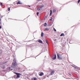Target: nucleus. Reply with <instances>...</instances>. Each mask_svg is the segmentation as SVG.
I'll use <instances>...</instances> for the list:
<instances>
[{
	"instance_id": "nucleus-11",
	"label": "nucleus",
	"mask_w": 80,
	"mask_h": 80,
	"mask_svg": "<svg viewBox=\"0 0 80 80\" xmlns=\"http://www.w3.org/2000/svg\"><path fill=\"white\" fill-rule=\"evenodd\" d=\"M17 5H18V4H22V2H20V1H19L18 3H17Z\"/></svg>"
},
{
	"instance_id": "nucleus-3",
	"label": "nucleus",
	"mask_w": 80,
	"mask_h": 80,
	"mask_svg": "<svg viewBox=\"0 0 80 80\" xmlns=\"http://www.w3.org/2000/svg\"><path fill=\"white\" fill-rule=\"evenodd\" d=\"M14 68V70H15V71H17V70H20V68L18 67L17 66H16L15 68Z\"/></svg>"
},
{
	"instance_id": "nucleus-14",
	"label": "nucleus",
	"mask_w": 80,
	"mask_h": 80,
	"mask_svg": "<svg viewBox=\"0 0 80 80\" xmlns=\"http://www.w3.org/2000/svg\"><path fill=\"white\" fill-rule=\"evenodd\" d=\"M8 69L9 70H12V69H11V67H9L8 68Z\"/></svg>"
},
{
	"instance_id": "nucleus-23",
	"label": "nucleus",
	"mask_w": 80,
	"mask_h": 80,
	"mask_svg": "<svg viewBox=\"0 0 80 80\" xmlns=\"http://www.w3.org/2000/svg\"><path fill=\"white\" fill-rule=\"evenodd\" d=\"M53 30H54L55 32H56L57 31V30H56V29H55L54 28H53Z\"/></svg>"
},
{
	"instance_id": "nucleus-24",
	"label": "nucleus",
	"mask_w": 80,
	"mask_h": 80,
	"mask_svg": "<svg viewBox=\"0 0 80 80\" xmlns=\"http://www.w3.org/2000/svg\"><path fill=\"white\" fill-rule=\"evenodd\" d=\"M39 14V13L38 12H37V15L38 16V15Z\"/></svg>"
},
{
	"instance_id": "nucleus-29",
	"label": "nucleus",
	"mask_w": 80,
	"mask_h": 80,
	"mask_svg": "<svg viewBox=\"0 0 80 80\" xmlns=\"http://www.w3.org/2000/svg\"><path fill=\"white\" fill-rule=\"evenodd\" d=\"M41 0H38V1H41Z\"/></svg>"
},
{
	"instance_id": "nucleus-31",
	"label": "nucleus",
	"mask_w": 80,
	"mask_h": 80,
	"mask_svg": "<svg viewBox=\"0 0 80 80\" xmlns=\"http://www.w3.org/2000/svg\"><path fill=\"white\" fill-rule=\"evenodd\" d=\"M54 41H56V39H55V40H54Z\"/></svg>"
},
{
	"instance_id": "nucleus-34",
	"label": "nucleus",
	"mask_w": 80,
	"mask_h": 80,
	"mask_svg": "<svg viewBox=\"0 0 80 80\" xmlns=\"http://www.w3.org/2000/svg\"><path fill=\"white\" fill-rule=\"evenodd\" d=\"M5 63H7V62H5Z\"/></svg>"
},
{
	"instance_id": "nucleus-10",
	"label": "nucleus",
	"mask_w": 80,
	"mask_h": 80,
	"mask_svg": "<svg viewBox=\"0 0 80 80\" xmlns=\"http://www.w3.org/2000/svg\"><path fill=\"white\" fill-rule=\"evenodd\" d=\"M56 11H57V9H54L53 10V13H55V12Z\"/></svg>"
},
{
	"instance_id": "nucleus-6",
	"label": "nucleus",
	"mask_w": 80,
	"mask_h": 80,
	"mask_svg": "<svg viewBox=\"0 0 80 80\" xmlns=\"http://www.w3.org/2000/svg\"><path fill=\"white\" fill-rule=\"evenodd\" d=\"M51 72V75H53V74H54V73H55V71L54 70H51L50 71Z\"/></svg>"
},
{
	"instance_id": "nucleus-7",
	"label": "nucleus",
	"mask_w": 80,
	"mask_h": 80,
	"mask_svg": "<svg viewBox=\"0 0 80 80\" xmlns=\"http://www.w3.org/2000/svg\"><path fill=\"white\" fill-rule=\"evenodd\" d=\"M38 42H39V43H43V41H42L40 39L38 40Z\"/></svg>"
},
{
	"instance_id": "nucleus-1",
	"label": "nucleus",
	"mask_w": 80,
	"mask_h": 80,
	"mask_svg": "<svg viewBox=\"0 0 80 80\" xmlns=\"http://www.w3.org/2000/svg\"><path fill=\"white\" fill-rule=\"evenodd\" d=\"M13 61L14 62L12 63V65L11 66L12 68H15V67H16L17 65V63L16 59H14L13 60Z\"/></svg>"
},
{
	"instance_id": "nucleus-18",
	"label": "nucleus",
	"mask_w": 80,
	"mask_h": 80,
	"mask_svg": "<svg viewBox=\"0 0 80 80\" xmlns=\"http://www.w3.org/2000/svg\"><path fill=\"white\" fill-rule=\"evenodd\" d=\"M47 25V23L45 22V24H44V27H46Z\"/></svg>"
},
{
	"instance_id": "nucleus-32",
	"label": "nucleus",
	"mask_w": 80,
	"mask_h": 80,
	"mask_svg": "<svg viewBox=\"0 0 80 80\" xmlns=\"http://www.w3.org/2000/svg\"><path fill=\"white\" fill-rule=\"evenodd\" d=\"M71 76V74H69Z\"/></svg>"
},
{
	"instance_id": "nucleus-5",
	"label": "nucleus",
	"mask_w": 80,
	"mask_h": 80,
	"mask_svg": "<svg viewBox=\"0 0 80 80\" xmlns=\"http://www.w3.org/2000/svg\"><path fill=\"white\" fill-rule=\"evenodd\" d=\"M57 56H58V59H59V60H61L63 59V57H60L58 54H57Z\"/></svg>"
},
{
	"instance_id": "nucleus-19",
	"label": "nucleus",
	"mask_w": 80,
	"mask_h": 80,
	"mask_svg": "<svg viewBox=\"0 0 80 80\" xmlns=\"http://www.w3.org/2000/svg\"><path fill=\"white\" fill-rule=\"evenodd\" d=\"M2 68H3L4 69V68H5V66H4V65L2 66Z\"/></svg>"
},
{
	"instance_id": "nucleus-15",
	"label": "nucleus",
	"mask_w": 80,
	"mask_h": 80,
	"mask_svg": "<svg viewBox=\"0 0 80 80\" xmlns=\"http://www.w3.org/2000/svg\"><path fill=\"white\" fill-rule=\"evenodd\" d=\"M43 32H42L41 33V37H43Z\"/></svg>"
},
{
	"instance_id": "nucleus-8",
	"label": "nucleus",
	"mask_w": 80,
	"mask_h": 80,
	"mask_svg": "<svg viewBox=\"0 0 80 80\" xmlns=\"http://www.w3.org/2000/svg\"><path fill=\"white\" fill-rule=\"evenodd\" d=\"M44 75V74L43 72L40 73L39 75V76H43V75Z\"/></svg>"
},
{
	"instance_id": "nucleus-4",
	"label": "nucleus",
	"mask_w": 80,
	"mask_h": 80,
	"mask_svg": "<svg viewBox=\"0 0 80 80\" xmlns=\"http://www.w3.org/2000/svg\"><path fill=\"white\" fill-rule=\"evenodd\" d=\"M14 73H15V74H16V75H17L16 78H19V77H20V75H21L20 73H17V72H14Z\"/></svg>"
},
{
	"instance_id": "nucleus-17",
	"label": "nucleus",
	"mask_w": 80,
	"mask_h": 80,
	"mask_svg": "<svg viewBox=\"0 0 80 80\" xmlns=\"http://www.w3.org/2000/svg\"><path fill=\"white\" fill-rule=\"evenodd\" d=\"M44 41H46V42L47 43V44H48V41L46 39H45Z\"/></svg>"
},
{
	"instance_id": "nucleus-27",
	"label": "nucleus",
	"mask_w": 80,
	"mask_h": 80,
	"mask_svg": "<svg viewBox=\"0 0 80 80\" xmlns=\"http://www.w3.org/2000/svg\"><path fill=\"white\" fill-rule=\"evenodd\" d=\"M51 20H52V19H50V21H51Z\"/></svg>"
},
{
	"instance_id": "nucleus-22",
	"label": "nucleus",
	"mask_w": 80,
	"mask_h": 80,
	"mask_svg": "<svg viewBox=\"0 0 80 80\" xmlns=\"http://www.w3.org/2000/svg\"><path fill=\"white\" fill-rule=\"evenodd\" d=\"M80 0H78V3H80Z\"/></svg>"
},
{
	"instance_id": "nucleus-20",
	"label": "nucleus",
	"mask_w": 80,
	"mask_h": 80,
	"mask_svg": "<svg viewBox=\"0 0 80 80\" xmlns=\"http://www.w3.org/2000/svg\"><path fill=\"white\" fill-rule=\"evenodd\" d=\"M2 23V19L0 18V24Z\"/></svg>"
},
{
	"instance_id": "nucleus-30",
	"label": "nucleus",
	"mask_w": 80,
	"mask_h": 80,
	"mask_svg": "<svg viewBox=\"0 0 80 80\" xmlns=\"http://www.w3.org/2000/svg\"><path fill=\"white\" fill-rule=\"evenodd\" d=\"M28 6V7H30V6Z\"/></svg>"
},
{
	"instance_id": "nucleus-28",
	"label": "nucleus",
	"mask_w": 80,
	"mask_h": 80,
	"mask_svg": "<svg viewBox=\"0 0 80 80\" xmlns=\"http://www.w3.org/2000/svg\"><path fill=\"white\" fill-rule=\"evenodd\" d=\"M2 28V27L0 26V29H1Z\"/></svg>"
},
{
	"instance_id": "nucleus-33",
	"label": "nucleus",
	"mask_w": 80,
	"mask_h": 80,
	"mask_svg": "<svg viewBox=\"0 0 80 80\" xmlns=\"http://www.w3.org/2000/svg\"><path fill=\"white\" fill-rule=\"evenodd\" d=\"M65 32L66 33V32Z\"/></svg>"
},
{
	"instance_id": "nucleus-16",
	"label": "nucleus",
	"mask_w": 80,
	"mask_h": 80,
	"mask_svg": "<svg viewBox=\"0 0 80 80\" xmlns=\"http://www.w3.org/2000/svg\"><path fill=\"white\" fill-rule=\"evenodd\" d=\"M62 36H65V34L64 33H62L60 35L61 37H62Z\"/></svg>"
},
{
	"instance_id": "nucleus-26",
	"label": "nucleus",
	"mask_w": 80,
	"mask_h": 80,
	"mask_svg": "<svg viewBox=\"0 0 80 80\" xmlns=\"http://www.w3.org/2000/svg\"><path fill=\"white\" fill-rule=\"evenodd\" d=\"M8 11H10V8H8Z\"/></svg>"
},
{
	"instance_id": "nucleus-25",
	"label": "nucleus",
	"mask_w": 80,
	"mask_h": 80,
	"mask_svg": "<svg viewBox=\"0 0 80 80\" xmlns=\"http://www.w3.org/2000/svg\"><path fill=\"white\" fill-rule=\"evenodd\" d=\"M37 80V78H34V80Z\"/></svg>"
},
{
	"instance_id": "nucleus-2",
	"label": "nucleus",
	"mask_w": 80,
	"mask_h": 80,
	"mask_svg": "<svg viewBox=\"0 0 80 80\" xmlns=\"http://www.w3.org/2000/svg\"><path fill=\"white\" fill-rule=\"evenodd\" d=\"M44 7V5L43 4H41V5L39 6V7L37 9V10L38 11H41V10H42L43 9V7Z\"/></svg>"
},
{
	"instance_id": "nucleus-13",
	"label": "nucleus",
	"mask_w": 80,
	"mask_h": 80,
	"mask_svg": "<svg viewBox=\"0 0 80 80\" xmlns=\"http://www.w3.org/2000/svg\"><path fill=\"white\" fill-rule=\"evenodd\" d=\"M50 16H51V14H52V10H50Z\"/></svg>"
},
{
	"instance_id": "nucleus-21",
	"label": "nucleus",
	"mask_w": 80,
	"mask_h": 80,
	"mask_svg": "<svg viewBox=\"0 0 80 80\" xmlns=\"http://www.w3.org/2000/svg\"><path fill=\"white\" fill-rule=\"evenodd\" d=\"M0 5L1 6H3V3H1L0 4Z\"/></svg>"
},
{
	"instance_id": "nucleus-12",
	"label": "nucleus",
	"mask_w": 80,
	"mask_h": 80,
	"mask_svg": "<svg viewBox=\"0 0 80 80\" xmlns=\"http://www.w3.org/2000/svg\"><path fill=\"white\" fill-rule=\"evenodd\" d=\"M44 30L45 31H49V29H48V28H45L44 29Z\"/></svg>"
},
{
	"instance_id": "nucleus-9",
	"label": "nucleus",
	"mask_w": 80,
	"mask_h": 80,
	"mask_svg": "<svg viewBox=\"0 0 80 80\" xmlns=\"http://www.w3.org/2000/svg\"><path fill=\"white\" fill-rule=\"evenodd\" d=\"M57 58V56L56 55H54V57L52 58L53 60H55Z\"/></svg>"
}]
</instances>
